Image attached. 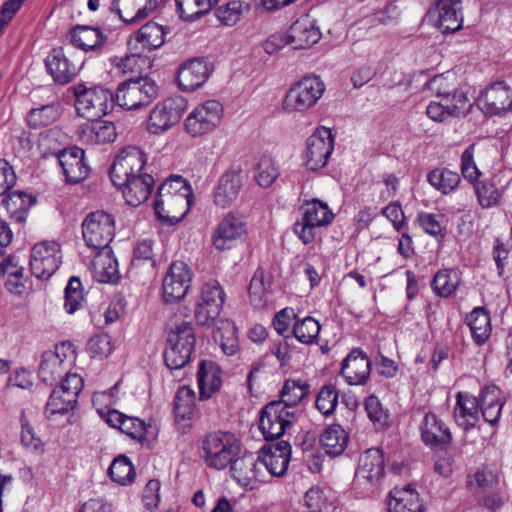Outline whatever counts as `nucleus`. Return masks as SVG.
Instances as JSON below:
<instances>
[{
	"label": "nucleus",
	"mask_w": 512,
	"mask_h": 512,
	"mask_svg": "<svg viewBox=\"0 0 512 512\" xmlns=\"http://www.w3.org/2000/svg\"><path fill=\"white\" fill-rule=\"evenodd\" d=\"M164 360L168 368H183L195 348L196 337L192 317L186 307H178L167 320Z\"/></svg>",
	"instance_id": "1"
},
{
	"label": "nucleus",
	"mask_w": 512,
	"mask_h": 512,
	"mask_svg": "<svg viewBox=\"0 0 512 512\" xmlns=\"http://www.w3.org/2000/svg\"><path fill=\"white\" fill-rule=\"evenodd\" d=\"M201 302L195 310V318L200 325L216 328L213 337L224 352L223 318L221 317L224 293L218 280L208 281L202 288Z\"/></svg>",
	"instance_id": "2"
},
{
	"label": "nucleus",
	"mask_w": 512,
	"mask_h": 512,
	"mask_svg": "<svg viewBox=\"0 0 512 512\" xmlns=\"http://www.w3.org/2000/svg\"><path fill=\"white\" fill-rule=\"evenodd\" d=\"M229 456L231 479L245 490L257 487L259 480V464L252 453L241 451L238 439L226 433V456Z\"/></svg>",
	"instance_id": "3"
},
{
	"label": "nucleus",
	"mask_w": 512,
	"mask_h": 512,
	"mask_svg": "<svg viewBox=\"0 0 512 512\" xmlns=\"http://www.w3.org/2000/svg\"><path fill=\"white\" fill-rule=\"evenodd\" d=\"M74 94L78 115L91 121L105 116L114 106L113 93L103 87L86 88L79 84L74 87Z\"/></svg>",
	"instance_id": "4"
},
{
	"label": "nucleus",
	"mask_w": 512,
	"mask_h": 512,
	"mask_svg": "<svg viewBox=\"0 0 512 512\" xmlns=\"http://www.w3.org/2000/svg\"><path fill=\"white\" fill-rule=\"evenodd\" d=\"M114 95V103L127 110H136L150 104L158 95V87L152 79L139 77L120 83Z\"/></svg>",
	"instance_id": "5"
},
{
	"label": "nucleus",
	"mask_w": 512,
	"mask_h": 512,
	"mask_svg": "<svg viewBox=\"0 0 512 512\" xmlns=\"http://www.w3.org/2000/svg\"><path fill=\"white\" fill-rule=\"evenodd\" d=\"M325 91V85L317 76H306L294 83L283 100L288 113L304 112L316 105Z\"/></svg>",
	"instance_id": "6"
},
{
	"label": "nucleus",
	"mask_w": 512,
	"mask_h": 512,
	"mask_svg": "<svg viewBox=\"0 0 512 512\" xmlns=\"http://www.w3.org/2000/svg\"><path fill=\"white\" fill-rule=\"evenodd\" d=\"M82 235L90 248H109L115 236L114 217L103 210L89 213L82 223Z\"/></svg>",
	"instance_id": "7"
},
{
	"label": "nucleus",
	"mask_w": 512,
	"mask_h": 512,
	"mask_svg": "<svg viewBox=\"0 0 512 512\" xmlns=\"http://www.w3.org/2000/svg\"><path fill=\"white\" fill-rule=\"evenodd\" d=\"M62 263V250L55 241L36 243L30 253V270L38 279L50 278Z\"/></svg>",
	"instance_id": "8"
},
{
	"label": "nucleus",
	"mask_w": 512,
	"mask_h": 512,
	"mask_svg": "<svg viewBox=\"0 0 512 512\" xmlns=\"http://www.w3.org/2000/svg\"><path fill=\"white\" fill-rule=\"evenodd\" d=\"M187 101L182 96L169 97L158 103L150 112L147 129L152 134H161L179 123Z\"/></svg>",
	"instance_id": "9"
},
{
	"label": "nucleus",
	"mask_w": 512,
	"mask_h": 512,
	"mask_svg": "<svg viewBox=\"0 0 512 512\" xmlns=\"http://www.w3.org/2000/svg\"><path fill=\"white\" fill-rule=\"evenodd\" d=\"M223 111V105L216 100L198 105L185 120L186 132L197 137L213 131L221 123Z\"/></svg>",
	"instance_id": "10"
},
{
	"label": "nucleus",
	"mask_w": 512,
	"mask_h": 512,
	"mask_svg": "<svg viewBox=\"0 0 512 512\" xmlns=\"http://www.w3.org/2000/svg\"><path fill=\"white\" fill-rule=\"evenodd\" d=\"M334 149V136L330 129L318 128L306 141L303 161L307 169L317 171L323 168Z\"/></svg>",
	"instance_id": "11"
},
{
	"label": "nucleus",
	"mask_w": 512,
	"mask_h": 512,
	"mask_svg": "<svg viewBox=\"0 0 512 512\" xmlns=\"http://www.w3.org/2000/svg\"><path fill=\"white\" fill-rule=\"evenodd\" d=\"M84 62L76 61L69 51L62 47L53 48L45 58V66L53 81L66 85L79 74Z\"/></svg>",
	"instance_id": "12"
},
{
	"label": "nucleus",
	"mask_w": 512,
	"mask_h": 512,
	"mask_svg": "<svg viewBox=\"0 0 512 512\" xmlns=\"http://www.w3.org/2000/svg\"><path fill=\"white\" fill-rule=\"evenodd\" d=\"M146 163L144 152L136 146L123 149L114 159L110 168V178L113 183H123L122 180L141 175Z\"/></svg>",
	"instance_id": "13"
},
{
	"label": "nucleus",
	"mask_w": 512,
	"mask_h": 512,
	"mask_svg": "<svg viewBox=\"0 0 512 512\" xmlns=\"http://www.w3.org/2000/svg\"><path fill=\"white\" fill-rule=\"evenodd\" d=\"M191 282L189 267L182 261L173 262L162 283V296L166 303L179 301L185 297Z\"/></svg>",
	"instance_id": "14"
},
{
	"label": "nucleus",
	"mask_w": 512,
	"mask_h": 512,
	"mask_svg": "<svg viewBox=\"0 0 512 512\" xmlns=\"http://www.w3.org/2000/svg\"><path fill=\"white\" fill-rule=\"evenodd\" d=\"M282 407L278 403H269L262 410L259 429L266 440L279 438L297 420L292 411L283 410Z\"/></svg>",
	"instance_id": "15"
},
{
	"label": "nucleus",
	"mask_w": 512,
	"mask_h": 512,
	"mask_svg": "<svg viewBox=\"0 0 512 512\" xmlns=\"http://www.w3.org/2000/svg\"><path fill=\"white\" fill-rule=\"evenodd\" d=\"M68 354H73L72 345L68 342L56 345L54 351H45L42 354L38 373L44 383L52 385L67 372Z\"/></svg>",
	"instance_id": "16"
},
{
	"label": "nucleus",
	"mask_w": 512,
	"mask_h": 512,
	"mask_svg": "<svg viewBox=\"0 0 512 512\" xmlns=\"http://www.w3.org/2000/svg\"><path fill=\"white\" fill-rule=\"evenodd\" d=\"M84 150L73 146L56 153L65 181L77 184L87 178L90 168L85 161Z\"/></svg>",
	"instance_id": "17"
},
{
	"label": "nucleus",
	"mask_w": 512,
	"mask_h": 512,
	"mask_svg": "<svg viewBox=\"0 0 512 512\" xmlns=\"http://www.w3.org/2000/svg\"><path fill=\"white\" fill-rule=\"evenodd\" d=\"M192 199L182 195H168L157 193L154 201V209L157 218L165 224L175 225L188 213Z\"/></svg>",
	"instance_id": "18"
},
{
	"label": "nucleus",
	"mask_w": 512,
	"mask_h": 512,
	"mask_svg": "<svg viewBox=\"0 0 512 512\" xmlns=\"http://www.w3.org/2000/svg\"><path fill=\"white\" fill-rule=\"evenodd\" d=\"M213 71L212 64L203 58L184 62L177 71V83L183 91H194L201 87Z\"/></svg>",
	"instance_id": "19"
},
{
	"label": "nucleus",
	"mask_w": 512,
	"mask_h": 512,
	"mask_svg": "<svg viewBox=\"0 0 512 512\" xmlns=\"http://www.w3.org/2000/svg\"><path fill=\"white\" fill-rule=\"evenodd\" d=\"M384 458L379 449L366 450L359 459L354 483L359 486H368L370 490L383 476Z\"/></svg>",
	"instance_id": "20"
},
{
	"label": "nucleus",
	"mask_w": 512,
	"mask_h": 512,
	"mask_svg": "<svg viewBox=\"0 0 512 512\" xmlns=\"http://www.w3.org/2000/svg\"><path fill=\"white\" fill-rule=\"evenodd\" d=\"M68 37L73 46L92 56L101 55L107 44V36L99 28L89 25L74 26Z\"/></svg>",
	"instance_id": "21"
},
{
	"label": "nucleus",
	"mask_w": 512,
	"mask_h": 512,
	"mask_svg": "<svg viewBox=\"0 0 512 512\" xmlns=\"http://www.w3.org/2000/svg\"><path fill=\"white\" fill-rule=\"evenodd\" d=\"M477 102L485 114L497 115L512 106V91L504 82H496L480 94Z\"/></svg>",
	"instance_id": "22"
},
{
	"label": "nucleus",
	"mask_w": 512,
	"mask_h": 512,
	"mask_svg": "<svg viewBox=\"0 0 512 512\" xmlns=\"http://www.w3.org/2000/svg\"><path fill=\"white\" fill-rule=\"evenodd\" d=\"M370 372V360L360 349H353L342 361L340 374L349 385L365 384Z\"/></svg>",
	"instance_id": "23"
},
{
	"label": "nucleus",
	"mask_w": 512,
	"mask_h": 512,
	"mask_svg": "<svg viewBox=\"0 0 512 512\" xmlns=\"http://www.w3.org/2000/svg\"><path fill=\"white\" fill-rule=\"evenodd\" d=\"M421 439L432 449H446L452 441L447 425L434 413H426L421 424Z\"/></svg>",
	"instance_id": "24"
},
{
	"label": "nucleus",
	"mask_w": 512,
	"mask_h": 512,
	"mask_svg": "<svg viewBox=\"0 0 512 512\" xmlns=\"http://www.w3.org/2000/svg\"><path fill=\"white\" fill-rule=\"evenodd\" d=\"M291 457V446L287 441H279L263 447L260 465L266 467L273 476H282L288 469Z\"/></svg>",
	"instance_id": "25"
},
{
	"label": "nucleus",
	"mask_w": 512,
	"mask_h": 512,
	"mask_svg": "<svg viewBox=\"0 0 512 512\" xmlns=\"http://www.w3.org/2000/svg\"><path fill=\"white\" fill-rule=\"evenodd\" d=\"M168 31L169 29L163 25L149 21L130 37L128 44L131 49L138 50L139 53L145 50L151 51L164 44Z\"/></svg>",
	"instance_id": "26"
},
{
	"label": "nucleus",
	"mask_w": 512,
	"mask_h": 512,
	"mask_svg": "<svg viewBox=\"0 0 512 512\" xmlns=\"http://www.w3.org/2000/svg\"><path fill=\"white\" fill-rule=\"evenodd\" d=\"M155 8V0H113L110 11L124 23L133 24L148 17Z\"/></svg>",
	"instance_id": "27"
},
{
	"label": "nucleus",
	"mask_w": 512,
	"mask_h": 512,
	"mask_svg": "<svg viewBox=\"0 0 512 512\" xmlns=\"http://www.w3.org/2000/svg\"><path fill=\"white\" fill-rule=\"evenodd\" d=\"M123 183H113L122 190L123 196L130 206L137 207L151 195L154 178L147 173L122 180Z\"/></svg>",
	"instance_id": "28"
},
{
	"label": "nucleus",
	"mask_w": 512,
	"mask_h": 512,
	"mask_svg": "<svg viewBox=\"0 0 512 512\" xmlns=\"http://www.w3.org/2000/svg\"><path fill=\"white\" fill-rule=\"evenodd\" d=\"M196 394L189 386H181L174 399V415L177 428L186 433L192 426L195 413Z\"/></svg>",
	"instance_id": "29"
},
{
	"label": "nucleus",
	"mask_w": 512,
	"mask_h": 512,
	"mask_svg": "<svg viewBox=\"0 0 512 512\" xmlns=\"http://www.w3.org/2000/svg\"><path fill=\"white\" fill-rule=\"evenodd\" d=\"M223 371L219 364L211 360H203L197 372L199 397L206 400L218 392L222 386Z\"/></svg>",
	"instance_id": "30"
},
{
	"label": "nucleus",
	"mask_w": 512,
	"mask_h": 512,
	"mask_svg": "<svg viewBox=\"0 0 512 512\" xmlns=\"http://www.w3.org/2000/svg\"><path fill=\"white\" fill-rule=\"evenodd\" d=\"M479 410L477 397L467 392L457 393L453 415L461 428L466 431L474 428L479 421Z\"/></svg>",
	"instance_id": "31"
},
{
	"label": "nucleus",
	"mask_w": 512,
	"mask_h": 512,
	"mask_svg": "<svg viewBox=\"0 0 512 512\" xmlns=\"http://www.w3.org/2000/svg\"><path fill=\"white\" fill-rule=\"evenodd\" d=\"M320 38L319 27L308 17L295 21L288 32L289 43L294 49H307L317 43Z\"/></svg>",
	"instance_id": "32"
},
{
	"label": "nucleus",
	"mask_w": 512,
	"mask_h": 512,
	"mask_svg": "<svg viewBox=\"0 0 512 512\" xmlns=\"http://www.w3.org/2000/svg\"><path fill=\"white\" fill-rule=\"evenodd\" d=\"M478 401L484 420L495 425L500 419L505 404L503 392L495 385H487L481 389Z\"/></svg>",
	"instance_id": "33"
},
{
	"label": "nucleus",
	"mask_w": 512,
	"mask_h": 512,
	"mask_svg": "<svg viewBox=\"0 0 512 512\" xmlns=\"http://www.w3.org/2000/svg\"><path fill=\"white\" fill-rule=\"evenodd\" d=\"M462 6L460 0H439L435 13L437 14L436 25L442 33H453L462 28Z\"/></svg>",
	"instance_id": "34"
},
{
	"label": "nucleus",
	"mask_w": 512,
	"mask_h": 512,
	"mask_svg": "<svg viewBox=\"0 0 512 512\" xmlns=\"http://www.w3.org/2000/svg\"><path fill=\"white\" fill-rule=\"evenodd\" d=\"M91 269L93 278L100 283H115L120 278L117 259L109 248L94 256Z\"/></svg>",
	"instance_id": "35"
},
{
	"label": "nucleus",
	"mask_w": 512,
	"mask_h": 512,
	"mask_svg": "<svg viewBox=\"0 0 512 512\" xmlns=\"http://www.w3.org/2000/svg\"><path fill=\"white\" fill-rule=\"evenodd\" d=\"M308 391L309 385L307 383L300 380H286L280 392V400L271 403L281 404L283 410L292 411L297 419L301 413L299 406L307 396Z\"/></svg>",
	"instance_id": "36"
},
{
	"label": "nucleus",
	"mask_w": 512,
	"mask_h": 512,
	"mask_svg": "<svg viewBox=\"0 0 512 512\" xmlns=\"http://www.w3.org/2000/svg\"><path fill=\"white\" fill-rule=\"evenodd\" d=\"M507 185L508 181H502L499 174L476 183L474 187L480 206L487 209L498 205Z\"/></svg>",
	"instance_id": "37"
},
{
	"label": "nucleus",
	"mask_w": 512,
	"mask_h": 512,
	"mask_svg": "<svg viewBox=\"0 0 512 512\" xmlns=\"http://www.w3.org/2000/svg\"><path fill=\"white\" fill-rule=\"evenodd\" d=\"M389 512H423L419 494L409 486L395 488L390 492Z\"/></svg>",
	"instance_id": "38"
},
{
	"label": "nucleus",
	"mask_w": 512,
	"mask_h": 512,
	"mask_svg": "<svg viewBox=\"0 0 512 512\" xmlns=\"http://www.w3.org/2000/svg\"><path fill=\"white\" fill-rule=\"evenodd\" d=\"M248 180V161L245 158L234 160L226 171V201L237 199Z\"/></svg>",
	"instance_id": "39"
},
{
	"label": "nucleus",
	"mask_w": 512,
	"mask_h": 512,
	"mask_svg": "<svg viewBox=\"0 0 512 512\" xmlns=\"http://www.w3.org/2000/svg\"><path fill=\"white\" fill-rule=\"evenodd\" d=\"M35 198L23 191H8L2 199V204L11 217L18 222H24L28 210L34 205Z\"/></svg>",
	"instance_id": "40"
},
{
	"label": "nucleus",
	"mask_w": 512,
	"mask_h": 512,
	"mask_svg": "<svg viewBox=\"0 0 512 512\" xmlns=\"http://www.w3.org/2000/svg\"><path fill=\"white\" fill-rule=\"evenodd\" d=\"M348 441V434L339 424L327 427L320 439L324 452L330 456L341 455L346 449Z\"/></svg>",
	"instance_id": "41"
},
{
	"label": "nucleus",
	"mask_w": 512,
	"mask_h": 512,
	"mask_svg": "<svg viewBox=\"0 0 512 512\" xmlns=\"http://www.w3.org/2000/svg\"><path fill=\"white\" fill-rule=\"evenodd\" d=\"M466 320L474 342L477 345L485 343L490 337L492 329L488 312L477 307L467 315Z\"/></svg>",
	"instance_id": "42"
},
{
	"label": "nucleus",
	"mask_w": 512,
	"mask_h": 512,
	"mask_svg": "<svg viewBox=\"0 0 512 512\" xmlns=\"http://www.w3.org/2000/svg\"><path fill=\"white\" fill-rule=\"evenodd\" d=\"M117 137L115 125L112 122L96 121L83 129L82 140L91 145L113 142Z\"/></svg>",
	"instance_id": "43"
},
{
	"label": "nucleus",
	"mask_w": 512,
	"mask_h": 512,
	"mask_svg": "<svg viewBox=\"0 0 512 512\" xmlns=\"http://www.w3.org/2000/svg\"><path fill=\"white\" fill-rule=\"evenodd\" d=\"M203 449L206 463L221 470L224 468V432L217 431L207 435L204 440Z\"/></svg>",
	"instance_id": "44"
},
{
	"label": "nucleus",
	"mask_w": 512,
	"mask_h": 512,
	"mask_svg": "<svg viewBox=\"0 0 512 512\" xmlns=\"http://www.w3.org/2000/svg\"><path fill=\"white\" fill-rule=\"evenodd\" d=\"M60 115V103L53 102L31 109L27 114L26 121L30 127L39 128L54 123Z\"/></svg>",
	"instance_id": "45"
},
{
	"label": "nucleus",
	"mask_w": 512,
	"mask_h": 512,
	"mask_svg": "<svg viewBox=\"0 0 512 512\" xmlns=\"http://www.w3.org/2000/svg\"><path fill=\"white\" fill-rule=\"evenodd\" d=\"M218 0H176L177 12L184 21L192 22L207 14Z\"/></svg>",
	"instance_id": "46"
},
{
	"label": "nucleus",
	"mask_w": 512,
	"mask_h": 512,
	"mask_svg": "<svg viewBox=\"0 0 512 512\" xmlns=\"http://www.w3.org/2000/svg\"><path fill=\"white\" fill-rule=\"evenodd\" d=\"M438 97H440V103L444 107V111L448 113V117L464 116L471 108V102L467 96V92L462 88L454 90L456 103H453L450 92H439Z\"/></svg>",
	"instance_id": "47"
},
{
	"label": "nucleus",
	"mask_w": 512,
	"mask_h": 512,
	"mask_svg": "<svg viewBox=\"0 0 512 512\" xmlns=\"http://www.w3.org/2000/svg\"><path fill=\"white\" fill-rule=\"evenodd\" d=\"M120 431L127 434L132 439L137 440L141 444L148 443L156 436V428L154 426L146 424L139 418L127 415L122 423Z\"/></svg>",
	"instance_id": "48"
},
{
	"label": "nucleus",
	"mask_w": 512,
	"mask_h": 512,
	"mask_svg": "<svg viewBox=\"0 0 512 512\" xmlns=\"http://www.w3.org/2000/svg\"><path fill=\"white\" fill-rule=\"evenodd\" d=\"M303 210V220L317 227L327 226L334 218L328 205L318 199L307 202Z\"/></svg>",
	"instance_id": "49"
},
{
	"label": "nucleus",
	"mask_w": 512,
	"mask_h": 512,
	"mask_svg": "<svg viewBox=\"0 0 512 512\" xmlns=\"http://www.w3.org/2000/svg\"><path fill=\"white\" fill-rule=\"evenodd\" d=\"M427 181L442 194H449L459 185L460 176L448 168H436L428 173Z\"/></svg>",
	"instance_id": "50"
},
{
	"label": "nucleus",
	"mask_w": 512,
	"mask_h": 512,
	"mask_svg": "<svg viewBox=\"0 0 512 512\" xmlns=\"http://www.w3.org/2000/svg\"><path fill=\"white\" fill-rule=\"evenodd\" d=\"M295 322L293 324L292 333L294 337L301 343L309 345L316 341L321 330L320 323L311 316L299 318L294 316Z\"/></svg>",
	"instance_id": "51"
},
{
	"label": "nucleus",
	"mask_w": 512,
	"mask_h": 512,
	"mask_svg": "<svg viewBox=\"0 0 512 512\" xmlns=\"http://www.w3.org/2000/svg\"><path fill=\"white\" fill-rule=\"evenodd\" d=\"M108 474L112 481L121 485H128L132 483L135 477V470L128 457L119 455L112 461Z\"/></svg>",
	"instance_id": "52"
},
{
	"label": "nucleus",
	"mask_w": 512,
	"mask_h": 512,
	"mask_svg": "<svg viewBox=\"0 0 512 512\" xmlns=\"http://www.w3.org/2000/svg\"><path fill=\"white\" fill-rule=\"evenodd\" d=\"M279 176V170L273 159L269 156H263L255 168L254 178L256 183L262 188L270 187Z\"/></svg>",
	"instance_id": "53"
},
{
	"label": "nucleus",
	"mask_w": 512,
	"mask_h": 512,
	"mask_svg": "<svg viewBox=\"0 0 512 512\" xmlns=\"http://www.w3.org/2000/svg\"><path fill=\"white\" fill-rule=\"evenodd\" d=\"M338 390L333 384H326L319 390L315 406L317 410L324 416H329L334 413L338 405Z\"/></svg>",
	"instance_id": "54"
},
{
	"label": "nucleus",
	"mask_w": 512,
	"mask_h": 512,
	"mask_svg": "<svg viewBox=\"0 0 512 512\" xmlns=\"http://www.w3.org/2000/svg\"><path fill=\"white\" fill-rule=\"evenodd\" d=\"M458 285L459 278L452 270H441L437 272L431 283L434 292L442 297L450 296Z\"/></svg>",
	"instance_id": "55"
},
{
	"label": "nucleus",
	"mask_w": 512,
	"mask_h": 512,
	"mask_svg": "<svg viewBox=\"0 0 512 512\" xmlns=\"http://www.w3.org/2000/svg\"><path fill=\"white\" fill-rule=\"evenodd\" d=\"M157 193H165L171 196L182 195L184 198L192 199L193 191L190 184L179 175L166 179L158 188Z\"/></svg>",
	"instance_id": "56"
},
{
	"label": "nucleus",
	"mask_w": 512,
	"mask_h": 512,
	"mask_svg": "<svg viewBox=\"0 0 512 512\" xmlns=\"http://www.w3.org/2000/svg\"><path fill=\"white\" fill-rule=\"evenodd\" d=\"M83 301L82 284L78 277H71L65 288V310L72 314L79 309Z\"/></svg>",
	"instance_id": "57"
},
{
	"label": "nucleus",
	"mask_w": 512,
	"mask_h": 512,
	"mask_svg": "<svg viewBox=\"0 0 512 512\" xmlns=\"http://www.w3.org/2000/svg\"><path fill=\"white\" fill-rule=\"evenodd\" d=\"M444 216L422 212L418 215V222L422 229L436 239H443L445 230L443 226Z\"/></svg>",
	"instance_id": "58"
},
{
	"label": "nucleus",
	"mask_w": 512,
	"mask_h": 512,
	"mask_svg": "<svg viewBox=\"0 0 512 512\" xmlns=\"http://www.w3.org/2000/svg\"><path fill=\"white\" fill-rule=\"evenodd\" d=\"M249 298L255 308H262L266 304L264 273L261 270H257L250 281Z\"/></svg>",
	"instance_id": "59"
},
{
	"label": "nucleus",
	"mask_w": 512,
	"mask_h": 512,
	"mask_svg": "<svg viewBox=\"0 0 512 512\" xmlns=\"http://www.w3.org/2000/svg\"><path fill=\"white\" fill-rule=\"evenodd\" d=\"M247 233L246 217L237 212H230L226 216V240L238 239Z\"/></svg>",
	"instance_id": "60"
},
{
	"label": "nucleus",
	"mask_w": 512,
	"mask_h": 512,
	"mask_svg": "<svg viewBox=\"0 0 512 512\" xmlns=\"http://www.w3.org/2000/svg\"><path fill=\"white\" fill-rule=\"evenodd\" d=\"M83 388V379L76 373H65V378L57 389L66 393L67 403H77L79 393Z\"/></svg>",
	"instance_id": "61"
},
{
	"label": "nucleus",
	"mask_w": 512,
	"mask_h": 512,
	"mask_svg": "<svg viewBox=\"0 0 512 512\" xmlns=\"http://www.w3.org/2000/svg\"><path fill=\"white\" fill-rule=\"evenodd\" d=\"M88 350L92 357L104 358L109 356L113 351L111 337L106 333L93 336L88 342Z\"/></svg>",
	"instance_id": "62"
},
{
	"label": "nucleus",
	"mask_w": 512,
	"mask_h": 512,
	"mask_svg": "<svg viewBox=\"0 0 512 512\" xmlns=\"http://www.w3.org/2000/svg\"><path fill=\"white\" fill-rule=\"evenodd\" d=\"M66 393L63 389L55 388L51 393L46 409L50 414H64L74 408L76 403H67Z\"/></svg>",
	"instance_id": "63"
},
{
	"label": "nucleus",
	"mask_w": 512,
	"mask_h": 512,
	"mask_svg": "<svg viewBox=\"0 0 512 512\" xmlns=\"http://www.w3.org/2000/svg\"><path fill=\"white\" fill-rule=\"evenodd\" d=\"M365 410L370 420L379 427H384L386 425L388 415L376 396L371 395L367 397L365 401Z\"/></svg>",
	"instance_id": "64"
}]
</instances>
